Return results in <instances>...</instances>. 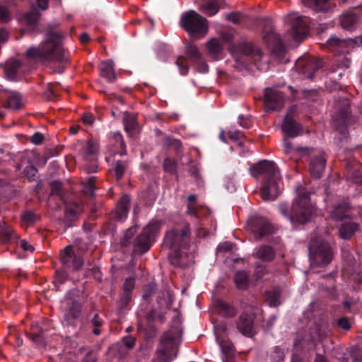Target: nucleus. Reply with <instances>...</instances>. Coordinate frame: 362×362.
<instances>
[{
	"label": "nucleus",
	"mask_w": 362,
	"mask_h": 362,
	"mask_svg": "<svg viewBox=\"0 0 362 362\" xmlns=\"http://www.w3.org/2000/svg\"><path fill=\"white\" fill-rule=\"evenodd\" d=\"M42 34L45 40L37 46L30 47L25 57L42 63L62 62L65 57L63 41L66 36V33L48 24H23L15 38L17 40L23 36L34 38Z\"/></svg>",
	"instance_id": "obj_1"
},
{
	"label": "nucleus",
	"mask_w": 362,
	"mask_h": 362,
	"mask_svg": "<svg viewBox=\"0 0 362 362\" xmlns=\"http://www.w3.org/2000/svg\"><path fill=\"white\" fill-rule=\"evenodd\" d=\"M252 177L262 183L261 197L264 201H273L280 193L279 170L274 161L262 160L250 168Z\"/></svg>",
	"instance_id": "obj_2"
},
{
	"label": "nucleus",
	"mask_w": 362,
	"mask_h": 362,
	"mask_svg": "<svg viewBox=\"0 0 362 362\" xmlns=\"http://www.w3.org/2000/svg\"><path fill=\"white\" fill-rule=\"evenodd\" d=\"M137 226H132L127 229L120 238L122 247H132L134 252L144 254L148 252L160 230V223L151 221L146 226L140 233H137Z\"/></svg>",
	"instance_id": "obj_3"
},
{
	"label": "nucleus",
	"mask_w": 362,
	"mask_h": 362,
	"mask_svg": "<svg viewBox=\"0 0 362 362\" xmlns=\"http://www.w3.org/2000/svg\"><path fill=\"white\" fill-rule=\"evenodd\" d=\"M190 240L191 227L189 223L173 226L165 232L163 246L170 250L169 259L172 264L182 266V250L189 247Z\"/></svg>",
	"instance_id": "obj_4"
},
{
	"label": "nucleus",
	"mask_w": 362,
	"mask_h": 362,
	"mask_svg": "<svg viewBox=\"0 0 362 362\" xmlns=\"http://www.w3.org/2000/svg\"><path fill=\"white\" fill-rule=\"evenodd\" d=\"M296 192L298 197L291 207L283 203L279 206L280 214L294 226L306 223L315 212L314 206L310 202L309 194L305 189L302 186H298Z\"/></svg>",
	"instance_id": "obj_5"
},
{
	"label": "nucleus",
	"mask_w": 362,
	"mask_h": 362,
	"mask_svg": "<svg viewBox=\"0 0 362 362\" xmlns=\"http://www.w3.org/2000/svg\"><path fill=\"white\" fill-rule=\"evenodd\" d=\"M180 336L181 332L178 328H172L165 332L160 339L156 357L152 362H171L177 356V339Z\"/></svg>",
	"instance_id": "obj_6"
},
{
	"label": "nucleus",
	"mask_w": 362,
	"mask_h": 362,
	"mask_svg": "<svg viewBox=\"0 0 362 362\" xmlns=\"http://www.w3.org/2000/svg\"><path fill=\"white\" fill-rule=\"evenodd\" d=\"M335 113L332 116L334 125L339 132L340 141L346 139L348 136V127L351 125L354 119L350 110V102L346 98L335 101Z\"/></svg>",
	"instance_id": "obj_7"
},
{
	"label": "nucleus",
	"mask_w": 362,
	"mask_h": 362,
	"mask_svg": "<svg viewBox=\"0 0 362 362\" xmlns=\"http://www.w3.org/2000/svg\"><path fill=\"white\" fill-rule=\"evenodd\" d=\"M309 255L313 264L326 266L333 258V249L330 244L320 236H314L309 243Z\"/></svg>",
	"instance_id": "obj_8"
},
{
	"label": "nucleus",
	"mask_w": 362,
	"mask_h": 362,
	"mask_svg": "<svg viewBox=\"0 0 362 362\" xmlns=\"http://www.w3.org/2000/svg\"><path fill=\"white\" fill-rule=\"evenodd\" d=\"M74 290L68 291L62 302L64 321L68 326L76 327L82 313V304L75 298Z\"/></svg>",
	"instance_id": "obj_9"
},
{
	"label": "nucleus",
	"mask_w": 362,
	"mask_h": 362,
	"mask_svg": "<svg viewBox=\"0 0 362 362\" xmlns=\"http://www.w3.org/2000/svg\"><path fill=\"white\" fill-rule=\"evenodd\" d=\"M262 35L263 40L271 49L272 54L280 62L286 63L288 60L284 59L286 53L284 42L280 35L274 31L272 24H264Z\"/></svg>",
	"instance_id": "obj_10"
},
{
	"label": "nucleus",
	"mask_w": 362,
	"mask_h": 362,
	"mask_svg": "<svg viewBox=\"0 0 362 362\" xmlns=\"http://www.w3.org/2000/svg\"><path fill=\"white\" fill-rule=\"evenodd\" d=\"M216 340L222 352L223 362H235V349L230 341L226 339L227 325L221 322L214 325Z\"/></svg>",
	"instance_id": "obj_11"
},
{
	"label": "nucleus",
	"mask_w": 362,
	"mask_h": 362,
	"mask_svg": "<svg viewBox=\"0 0 362 362\" xmlns=\"http://www.w3.org/2000/svg\"><path fill=\"white\" fill-rule=\"evenodd\" d=\"M237 52L235 60L237 63L243 66H247L250 63H256L259 60L262 56L261 51L254 47L249 42H243L237 45L235 47Z\"/></svg>",
	"instance_id": "obj_12"
},
{
	"label": "nucleus",
	"mask_w": 362,
	"mask_h": 362,
	"mask_svg": "<svg viewBox=\"0 0 362 362\" xmlns=\"http://www.w3.org/2000/svg\"><path fill=\"white\" fill-rule=\"evenodd\" d=\"M186 56H180L177 57L175 64L178 66L180 74L185 76L189 73V66L188 62L189 61L193 65L194 63L199 62L203 54L199 50L197 46L192 43H188L185 47Z\"/></svg>",
	"instance_id": "obj_13"
},
{
	"label": "nucleus",
	"mask_w": 362,
	"mask_h": 362,
	"mask_svg": "<svg viewBox=\"0 0 362 362\" xmlns=\"http://www.w3.org/2000/svg\"><path fill=\"white\" fill-rule=\"evenodd\" d=\"M135 284L136 279L134 277L129 276L124 280L119 293V300L117 302V310L119 313H124L132 301Z\"/></svg>",
	"instance_id": "obj_14"
},
{
	"label": "nucleus",
	"mask_w": 362,
	"mask_h": 362,
	"mask_svg": "<svg viewBox=\"0 0 362 362\" xmlns=\"http://www.w3.org/2000/svg\"><path fill=\"white\" fill-rule=\"evenodd\" d=\"M60 262L64 269L69 271L79 270L83 264V260L76 255L73 246L68 245L60 252Z\"/></svg>",
	"instance_id": "obj_15"
},
{
	"label": "nucleus",
	"mask_w": 362,
	"mask_h": 362,
	"mask_svg": "<svg viewBox=\"0 0 362 362\" xmlns=\"http://www.w3.org/2000/svg\"><path fill=\"white\" fill-rule=\"evenodd\" d=\"M225 19L230 23H272L279 21L277 16H255L246 12L234 11L226 15Z\"/></svg>",
	"instance_id": "obj_16"
},
{
	"label": "nucleus",
	"mask_w": 362,
	"mask_h": 362,
	"mask_svg": "<svg viewBox=\"0 0 362 362\" xmlns=\"http://www.w3.org/2000/svg\"><path fill=\"white\" fill-rule=\"evenodd\" d=\"M250 227L257 240L269 236L274 230L271 223L262 216L252 217L250 220Z\"/></svg>",
	"instance_id": "obj_17"
},
{
	"label": "nucleus",
	"mask_w": 362,
	"mask_h": 362,
	"mask_svg": "<svg viewBox=\"0 0 362 362\" xmlns=\"http://www.w3.org/2000/svg\"><path fill=\"white\" fill-rule=\"evenodd\" d=\"M285 95L283 92L274 88H267L264 91V103L265 107L272 111L281 109L284 105Z\"/></svg>",
	"instance_id": "obj_18"
},
{
	"label": "nucleus",
	"mask_w": 362,
	"mask_h": 362,
	"mask_svg": "<svg viewBox=\"0 0 362 362\" xmlns=\"http://www.w3.org/2000/svg\"><path fill=\"white\" fill-rule=\"evenodd\" d=\"M294 116L295 110L291 108L284 117L281 124L284 136L295 138L303 134V127L296 121Z\"/></svg>",
	"instance_id": "obj_19"
},
{
	"label": "nucleus",
	"mask_w": 362,
	"mask_h": 362,
	"mask_svg": "<svg viewBox=\"0 0 362 362\" xmlns=\"http://www.w3.org/2000/svg\"><path fill=\"white\" fill-rule=\"evenodd\" d=\"M354 41L351 38L348 40L340 39L336 36H331L326 42L325 47L334 55L348 54L353 48Z\"/></svg>",
	"instance_id": "obj_20"
},
{
	"label": "nucleus",
	"mask_w": 362,
	"mask_h": 362,
	"mask_svg": "<svg viewBox=\"0 0 362 362\" xmlns=\"http://www.w3.org/2000/svg\"><path fill=\"white\" fill-rule=\"evenodd\" d=\"M296 67L306 78L312 79L315 72L322 67V62L314 57L302 58L296 62Z\"/></svg>",
	"instance_id": "obj_21"
},
{
	"label": "nucleus",
	"mask_w": 362,
	"mask_h": 362,
	"mask_svg": "<svg viewBox=\"0 0 362 362\" xmlns=\"http://www.w3.org/2000/svg\"><path fill=\"white\" fill-rule=\"evenodd\" d=\"M255 316L253 314L243 313L236 323L238 330L247 337H252L255 334L254 329Z\"/></svg>",
	"instance_id": "obj_22"
},
{
	"label": "nucleus",
	"mask_w": 362,
	"mask_h": 362,
	"mask_svg": "<svg viewBox=\"0 0 362 362\" xmlns=\"http://www.w3.org/2000/svg\"><path fill=\"white\" fill-rule=\"evenodd\" d=\"M130 197L124 194L117 204L115 210L111 213V218L115 221H124L129 210Z\"/></svg>",
	"instance_id": "obj_23"
},
{
	"label": "nucleus",
	"mask_w": 362,
	"mask_h": 362,
	"mask_svg": "<svg viewBox=\"0 0 362 362\" xmlns=\"http://www.w3.org/2000/svg\"><path fill=\"white\" fill-rule=\"evenodd\" d=\"M326 163L327 159L324 153H320L311 159L309 165V170L313 177L317 179L321 177L325 168Z\"/></svg>",
	"instance_id": "obj_24"
},
{
	"label": "nucleus",
	"mask_w": 362,
	"mask_h": 362,
	"mask_svg": "<svg viewBox=\"0 0 362 362\" xmlns=\"http://www.w3.org/2000/svg\"><path fill=\"white\" fill-rule=\"evenodd\" d=\"M4 68V77L9 81H15L18 76V71L22 66L21 61L15 59H9L4 65L0 64V67Z\"/></svg>",
	"instance_id": "obj_25"
},
{
	"label": "nucleus",
	"mask_w": 362,
	"mask_h": 362,
	"mask_svg": "<svg viewBox=\"0 0 362 362\" xmlns=\"http://www.w3.org/2000/svg\"><path fill=\"white\" fill-rule=\"evenodd\" d=\"M214 307L217 313L224 318H232L237 315V308L232 304L218 299L214 303Z\"/></svg>",
	"instance_id": "obj_26"
},
{
	"label": "nucleus",
	"mask_w": 362,
	"mask_h": 362,
	"mask_svg": "<svg viewBox=\"0 0 362 362\" xmlns=\"http://www.w3.org/2000/svg\"><path fill=\"white\" fill-rule=\"evenodd\" d=\"M45 329L38 322H33L30 331L26 335L37 345L44 346L45 345Z\"/></svg>",
	"instance_id": "obj_27"
},
{
	"label": "nucleus",
	"mask_w": 362,
	"mask_h": 362,
	"mask_svg": "<svg viewBox=\"0 0 362 362\" xmlns=\"http://www.w3.org/2000/svg\"><path fill=\"white\" fill-rule=\"evenodd\" d=\"M181 25L190 37L194 40L204 37L209 31L208 24H181Z\"/></svg>",
	"instance_id": "obj_28"
},
{
	"label": "nucleus",
	"mask_w": 362,
	"mask_h": 362,
	"mask_svg": "<svg viewBox=\"0 0 362 362\" xmlns=\"http://www.w3.org/2000/svg\"><path fill=\"white\" fill-rule=\"evenodd\" d=\"M309 30V24H292L291 30L285 37H291L297 42H301L307 37Z\"/></svg>",
	"instance_id": "obj_29"
},
{
	"label": "nucleus",
	"mask_w": 362,
	"mask_h": 362,
	"mask_svg": "<svg viewBox=\"0 0 362 362\" xmlns=\"http://www.w3.org/2000/svg\"><path fill=\"white\" fill-rule=\"evenodd\" d=\"M1 103L5 108L18 110L22 107V95L16 90L9 91Z\"/></svg>",
	"instance_id": "obj_30"
},
{
	"label": "nucleus",
	"mask_w": 362,
	"mask_h": 362,
	"mask_svg": "<svg viewBox=\"0 0 362 362\" xmlns=\"http://www.w3.org/2000/svg\"><path fill=\"white\" fill-rule=\"evenodd\" d=\"M81 212V206L76 203L66 204L64 222L67 227L72 226L71 223L76 221Z\"/></svg>",
	"instance_id": "obj_31"
},
{
	"label": "nucleus",
	"mask_w": 362,
	"mask_h": 362,
	"mask_svg": "<svg viewBox=\"0 0 362 362\" xmlns=\"http://www.w3.org/2000/svg\"><path fill=\"white\" fill-rule=\"evenodd\" d=\"M98 144L94 140H88L81 150L84 160L98 159Z\"/></svg>",
	"instance_id": "obj_32"
},
{
	"label": "nucleus",
	"mask_w": 362,
	"mask_h": 362,
	"mask_svg": "<svg viewBox=\"0 0 362 362\" xmlns=\"http://www.w3.org/2000/svg\"><path fill=\"white\" fill-rule=\"evenodd\" d=\"M206 48L208 54L215 61L221 59V55L223 52V46L217 38H211L206 42Z\"/></svg>",
	"instance_id": "obj_33"
},
{
	"label": "nucleus",
	"mask_w": 362,
	"mask_h": 362,
	"mask_svg": "<svg viewBox=\"0 0 362 362\" xmlns=\"http://www.w3.org/2000/svg\"><path fill=\"white\" fill-rule=\"evenodd\" d=\"M129 165V162L128 160H115L110 169V172L114 175L117 180H120L127 171Z\"/></svg>",
	"instance_id": "obj_34"
},
{
	"label": "nucleus",
	"mask_w": 362,
	"mask_h": 362,
	"mask_svg": "<svg viewBox=\"0 0 362 362\" xmlns=\"http://www.w3.org/2000/svg\"><path fill=\"white\" fill-rule=\"evenodd\" d=\"M349 210V203L346 200L342 199L333 206L332 216L335 220H342L348 216Z\"/></svg>",
	"instance_id": "obj_35"
},
{
	"label": "nucleus",
	"mask_w": 362,
	"mask_h": 362,
	"mask_svg": "<svg viewBox=\"0 0 362 362\" xmlns=\"http://www.w3.org/2000/svg\"><path fill=\"white\" fill-rule=\"evenodd\" d=\"M136 344V338L132 335L123 337L115 344V349L120 354H127L129 350L132 349Z\"/></svg>",
	"instance_id": "obj_36"
},
{
	"label": "nucleus",
	"mask_w": 362,
	"mask_h": 362,
	"mask_svg": "<svg viewBox=\"0 0 362 362\" xmlns=\"http://www.w3.org/2000/svg\"><path fill=\"white\" fill-rule=\"evenodd\" d=\"M86 321L93 327L92 332L93 334L98 336L101 334L100 327L104 325V320L98 313H88L86 315Z\"/></svg>",
	"instance_id": "obj_37"
},
{
	"label": "nucleus",
	"mask_w": 362,
	"mask_h": 362,
	"mask_svg": "<svg viewBox=\"0 0 362 362\" xmlns=\"http://www.w3.org/2000/svg\"><path fill=\"white\" fill-rule=\"evenodd\" d=\"M99 69L102 77L105 78L108 82H113L115 78L113 63L112 61H104L99 64Z\"/></svg>",
	"instance_id": "obj_38"
},
{
	"label": "nucleus",
	"mask_w": 362,
	"mask_h": 362,
	"mask_svg": "<svg viewBox=\"0 0 362 362\" xmlns=\"http://www.w3.org/2000/svg\"><path fill=\"white\" fill-rule=\"evenodd\" d=\"M234 282L240 290H246L250 284V273L245 270H239L235 273Z\"/></svg>",
	"instance_id": "obj_39"
},
{
	"label": "nucleus",
	"mask_w": 362,
	"mask_h": 362,
	"mask_svg": "<svg viewBox=\"0 0 362 362\" xmlns=\"http://www.w3.org/2000/svg\"><path fill=\"white\" fill-rule=\"evenodd\" d=\"M358 230V224L354 222H344L339 227V235L343 239H349Z\"/></svg>",
	"instance_id": "obj_40"
},
{
	"label": "nucleus",
	"mask_w": 362,
	"mask_h": 362,
	"mask_svg": "<svg viewBox=\"0 0 362 362\" xmlns=\"http://www.w3.org/2000/svg\"><path fill=\"white\" fill-rule=\"evenodd\" d=\"M180 23H208L206 18L194 10L184 12L180 17Z\"/></svg>",
	"instance_id": "obj_41"
},
{
	"label": "nucleus",
	"mask_w": 362,
	"mask_h": 362,
	"mask_svg": "<svg viewBox=\"0 0 362 362\" xmlns=\"http://www.w3.org/2000/svg\"><path fill=\"white\" fill-rule=\"evenodd\" d=\"M112 144L115 146V152L124 156L127 154L126 144L120 132H114L111 139Z\"/></svg>",
	"instance_id": "obj_42"
},
{
	"label": "nucleus",
	"mask_w": 362,
	"mask_h": 362,
	"mask_svg": "<svg viewBox=\"0 0 362 362\" xmlns=\"http://www.w3.org/2000/svg\"><path fill=\"white\" fill-rule=\"evenodd\" d=\"M255 256L262 261L270 262L274 259L275 252L271 246L264 245L259 247Z\"/></svg>",
	"instance_id": "obj_43"
},
{
	"label": "nucleus",
	"mask_w": 362,
	"mask_h": 362,
	"mask_svg": "<svg viewBox=\"0 0 362 362\" xmlns=\"http://www.w3.org/2000/svg\"><path fill=\"white\" fill-rule=\"evenodd\" d=\"M329 0H302L303 4L315 11H327L329 10Z\"/></svg>",
	"instance_id": "obj_44"
},
{
	"label": "nucleus",
	"mask_w": 362,
	"mask_h": 362,
	"mask_svg": "<svg viewBox=\"0 0 362 362\" xmlns=\"http://www.w3.org/2000/svg\"><path fill=\"white\" fill-rule=\"evenodd\" d=\"M289 138L290 137L284 136V150L286 154L290 155L293 153L305 154L309 153V148L294 146L292 142L288 140Z\"/></svg>",
	"instance_id": "obj_45"
},
{
	"label": "nucleus",
	"mask_w": 362,
	"mask_h": 362,
	"mask_svg": "<svg viewBox=\"0 0 362 362\" xmlns=\"http://www.w3.org/2000/svg\"><path fill=\"white\" fill-rule=\"evenodd\" d=\"M124 130L129 134L133 135L135 133L138 123L136 117L130 113L125 114L123 119Z\"/></svg>",
	"instance_id": "obj_46"
},
{
	"label": "nucleus",
	"mask_w": 362,
	"mask_h": 362,
	"mask_svg": "<svg viewBox=\"0 0 362 362\" xmlns=\"http://www.w3.org/2000/svg\"><path fill=\"white\" fill-rule=\"evenodd\" d=\"M201 10L204 14L213 16L219 11L220 6L216 0H210L202 4Z\"/></svg>",
	"instance_id": "obj_47"
},
{
	"label": "nucleus",
	"mask_w": 362,
	"mask_h": 362,
	"mask_svg": "<svg viewBox=\"0 0 362 362\" xmlns=\"http://www.w3.org/2000/svg\"><path fill=\"white\" fill-rule=\"evenodd\" d=\"M40 16V12L37 8L32 6L29 11L23 13V18L25 21V23H37Z\"/></svg>",
	"instance_id": "obj_48"
},
{
	"label": "nucleus",
	"mask_w": 362,
	"mask_h": 362,
	"mask_svg": "<svg viewBox=\"0 0 362 362\" xmlns=\"http://www.w3.org/2000/svg\"><path fill=\"white\" fill-rule=\"evenodd\" d=\"M265 298L269 306L276 307L280 303V293L277 290L267 291H265Z\"/></svg>",
	"instance_id": "obj_49"
},
{
	"label": "nucleus",
	"mask_w": 362,
	"mask_h": 362,
	"mask_svg": "<svg viewBox=\"0 0 362 362\" xmlns=\"http://www.w3.org/2000/svg\"><path fill=\"white\" fill-rule=\"evenodd\" d=\"M40 218L38 215L31 210L25 211L21 216L22 222L27 226H33Z\"/></svg>",
	"instance_id": "obj_50"
},
{
	"label": "nucleus",
	"mask_w": 362,
	"mask_h": 362,
	"mask_svg": "<svg viewBox=\"0 0 362 362\" xmlns=\"http://www.w3.org/2000/svg\"><path fill=\"white\" fill-rule=\"evenodd\" d=\"M157 290V285L154 282L149 283L144 286L142 298L147 303H150L152 297Z\"/></svg>",
	"instance_id": "obj_51"
},
{
	"label": "nucleus",
	"mask_w": 362,
	"mask_h": 362,
	"mask_svg": "<svg viewBox=\"0 0 362 362\" xmlns=\"http://www.w3.org/2000/svg\"><path fill=\"white\" fill-rule=\"evenodd\" d=\"M51 194L55 195L59 198L61 201L64 202L65 192L62 187L61 182L58 180L53 181L50 183Z\"/></svg>",
	"instance_id": "obj_52"
},
{
	"label": "nucleus",
	"mask_w": 362,
	"mask_h": 362,
	"mask_svg": "<svg viewBox=\"0 0 362 362\" xmlns=\"http://www.w3.org/2000/svg\"><path fill=\"white\" fill-rule=\"evenodd\" d=\"M137 329L139 332H144L148 340L154 338L157 334V329L152 323H148L144 328L139 325Z\"/></svg>",
	"instance_id": "obj_53"
},
{
	"label": "nucleus",
	"mask_w": 362,
	"mask_h": 362,
	"mask_svg": "<svg viewBox=\"0 0 362 362\" xmlns=\"http://www.w3.org/2000/svg\"><path fill=\"white\" fill-rule=\"evenodd\" d=\"M164 146L173 148L176 152H179L182 148V143L180 140L171 136H165L163 141Z\"/></svg>",
	"instance_id": "obj_54"
},
{
	"label": "nucleus",
	"mask_w": 362,
	"mask_h": 362,
	"mask_svg": "<svg viewBox=\"0 0 362 362\" xmlns=\"http://www.w3.org/2000/svg\"><path fill=\"white\" fill-rule=\"evenodd\" d=\"M13 19V13L9 7L0 3V21L8 23Z\"/></svg>",
	"instance_id": "obj_55"
},
{
	"label": "nucleus",
	"mask_w": 362,
	"mask_h": 362,
	"mask_svg": "<svg viewBox=\"0 0 362 362\" xmlns=\"http://www.w3.org/2000/svg\"><path fill=\"white\" fill-rule=\"evenodd\" d=\"M96 181V177H90L84 183L83 191L87 195L93 197L95 196V182Z\"/></svg>",
	"instance_id": "obj_56"
},
{
	"label": "nucleus",
	"mask_w": 362,
	"mask_h": 362,
	"mask_svg": "<svg viewBox=\"0 0 362 362\" xmlns=\"http://www.w3.org/2000/svg\"><path fill=\"white\" fill-rule=\"evenodd\" d=\"M359 21V15L357 11H349L344 13L340 23H358Z\"/></svg>",
	"instance_id": "obj_57"
},
{
	"label": "nucleus",
	"mask_w": 362,
	"mask_h": 362,
	"mask_svg": "<svg viewBox=\"0 0 362 362\" xmlns=\"http://www.w3.org/2000/svg\"><path fill=\"white\" fill-rule=\"evenodd\" d=\"M218 32L221 40L225 42H230L234 37L235 31L231 28H223Z\"/></svg>",
	"instance_id": "obj_58"
},
{
	"label": "nucleus",
	"mask_w": 362,
	"mask_h": 362,
	"mask_svg": "<svg viewBox=\"0 0 362 362\" xmlns=\"http://www.w3.org/2000/svg\"><path fill=\"white\" fill-rule=\"evenodd\" d=\"M358 24H341L342 28L344 30H346L351 33H353L352 36L354 37L358 38L361 37V40L362 42V30H358L357 25Z\"/></svg>",
	"instance_id": "obj_59"
},
{
	"label": "nucleus",
	"mask_w": 362,
	"mask_h": 362,
	"mask_svg": "<svg viewBox=\"0 0 362 362\" xmlns=\"http://www.w3.org/2000/svg\"><path fill=\"white\" fill-rule=\"evenodd\" d=\"M163 168L165 171L175 175L177 173V163L170 158H165L163 162Z\"/></svg>",
	"instance_id": "obj_60"
},
{
	"label": "nucleus",
	"mask_w": 362,
	"mask_h": 362,
	"mask_svg": "<svg viewBox=\"0 0 362 362\" xmlns=\"http://www.w3.org/2000/svg\"><path fill=\"white\" fill-rule=\"evenodd\" d=\"M271 359L272 362H282L284 359V353L281 348L275 346L274 351L271 354Z\"/></svg>",
	"instance_id": "obj_61"
},
{
	"label": "nucleus",
	"mask_w": 362,
	"mask_h": 362,
	"mask_svg": "<svg viewBox=\"0 0 362 362\" xmlns=\"http://www.w3.org/2000/svg\"><path fill=\"white\" fill-rule=\"evenodd\" d=\"M304 18V16H300L298 13H291L285 16L284 23H305L303 21Z\"/></svg>",
	"instance_id": "obj_62"
},
{
	"label": "nucleus",
	"mask_w": 362,
	"mask_h": 362,
	"mask_svg": "<svg viewBox=\"0 0 362 362\" xmlns=\"http://www.w3.org/2000/svg\"><path fill=\"white\" fill-rule=\"evenodd\" d=\"M23 173L29 181H33L35 180L37 169L34 165H30L25 168Z\"/></svg>",
	"instance_id": "obj_63"
},
{
	"label": "nucleus",
	"mask_w": 362,
	"mask_h": 362,
	"mask_svg": "<svg viewBox=\"0 0 362 362\" xmlns=\"http://www.w3.org/2000/svg\"><path fill=\"white\" fill-rule=\"evenodd\" d=\"M194 66L196 71L201 74H206L209 71V65L206 62L204 57H202V59L194 63L193 65Z\"/></svg>",
	"instance_id": "obj_64"
}]
</instances>
